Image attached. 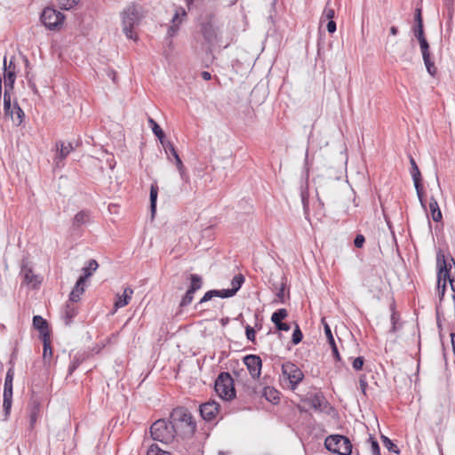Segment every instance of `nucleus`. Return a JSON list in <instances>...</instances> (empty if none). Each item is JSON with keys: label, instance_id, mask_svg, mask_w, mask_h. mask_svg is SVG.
I'll use <instances>...</instances> for the list:
<instances>
[{"label": "nucleus", "instance_id": "52", "mask_svg": "<svg viewBox=\"0 0 455 455\" xmlns=\"http://www.w3.org/2000/svg\"><path fill=\"white\" fill-rule=\"evenodd\" d=\"M245 332H246V337L247 339L250 340V341H254L255 340V331L254 329L250 326V325H247L245 327Z\"/></svg>", "mask_w": 455, "mask_h": 455}, {"label": "nucleus", "instance_id": "28", "mask_svg": "<svg viewBox=\"0 0 455 455\" xmlns=\"http://www.w3.org/2000/svg\"><path fill=\"white\" fill-rule=\"evenodd\" d=\"M429 210L431 212V217L434 221L438 222L442 220V212L438 206V204L435 198H431L429 202Z\"/></svg>", "mask_w": 455, "mask_h": 455}, {"label": "nucleus", "instance_id": "20", "mask_svg": "<svg viewBox=\"0 0 455 455\" xmlns=\"http://www.w3.org/2000/svg\"><path fill=\"white\" fill-rule=\"evenodd\" d=\"M4 92H8L9 90H12L13 88V84L16 78V73L14 68L13 69H7L6 67V57L4 59Z\"/></svg>", "mask_w": 455, "mask_h": 455}, {"label": "nucleus", "instance_id": "37", "mask_svg": "<svg viewBox=\"0 0 455 455\" xmlns=\"http://www.w3.org/2000/svg\"><path fill=\"white\" fill-rule=\"evenodd\" d=\"M162 146L164 148V151L170 161V155H172L174 157V154H178L173 144L171 141L162 140Z\"/></svg>", "mask_w": 455, "mask_h": 455}, {"label": "nucleus", "instance_id": "15", "mask_svg": "<svg viewBox=\"0 0 455 455\" xmlns=\"http://www.w3.org/2000/svg\"><path fill=\"white\" fill-rule=\"evenodd\" d=\"M20 275L23 277L24 283L33 287H36L41 282L38 275L33 274L32 268L29 267L27 259L22 260Z\"/></svg>", "mask_w": 455, "mask_h": 455}, {"label": "nucleus", "instance_id": "42", "mask_svg": "<svg viewBox=\"0 0 455 455\" xmlns=\"http://www.w3.org/2000/svg\"><path fill=\"white\" fill-rule=\"evenodd\" d=\"M194 293L193 291L188 290L186 294L184 295V297L182 298L181 301H180V307H185L188 304H190L193 300V298H194Z\"/></svg>", "mask_w": 455, "mask_h": 455}, {"label": "nucleus", "instance_id": "54", "mask_svg": "<svg viewBox=\"0 0 455 455\" xmlns=\"http://www.w3.org/2000/svg\"><path fill=\"white\" fill-rule=\"evenodd\" d=\"M300 196H301V201H302L304 211L307 212L308 209V198H307V191L302 189Z\"/></svg>", "mask_w": 455, "mask_h": 455}, {"label": "nucleus", "instance_id": "7", "mask_svg": "<svg viewBox=\"0 0 455 455\" xmlns=\"http://www.w3.org/2000/svg\"><path fill=\"white\" fill-rule=\"evenodd\" d=\"M324 445L328 451L339 455H350L352 452V444L344 435H330L325 439Z\"/></svg>", "mask_w": 455, "mask_h": 455}, {"label": "nucleus", "instance_id": "57", "mask_svg": "<svg viewBox=\"0 0 455 455\" xmlns=\"http://www.w3.org/2000/svg\"><path fill=\"white\" fill-rule=\"evenodd\" d=\"M327 30L329 33H334L336 31V23L334 20H328Z\"/></svg>", "mask_w": 455, "mask_h": 455}, {"label": "nucleus", "instance_id": "46", "mask_svg": "<svg viewBox=\"0 0 455 455\" xmlns=\"http://www.w3.org/2000/svg\"><path fill=\"white\" fill-rule=\"evenodd\" d=\"M13 378H14L13 369L10 368L5 376L4 387H12Z\"/></svg>", "mask_w": 455, "mask_h": 455}, {"label": "nucleus", "instance_id": "45", "mask_svg": "<svg viewBox=\"0 0 455 455\" xmlns=\"http://www.w3.org/2000/svg\"><path fill=\"white\" fill-rule=\"evenodd\" d=\"M152 132L159 139L161 143L162 140H164V133L161 127L156 123H154V126H152Z\"/></svg>", "mask_w": 455, "mask_h": 455}, {"label": "nucleus", "instance_id": "34", "mask_svg": "<svg viewBox=\"0 0 455 455\" xmlns=\"http://www.w3.org/2000/svg\"><path fill=\"white\" fill-rule=\"evenodd\" d=\"M191 285L189 291L196 292L202 286V277L196 274L190 275Z\"/></svg>", "mask_w": 455, "mask_h": 455}, {"label": "nucleus", "instance_id": "10", "mask_svg": "<svg viewBox=\"0 0 455 455\" xmlns=\"http://www.w3.org/2000/svg\"><path fill=\"white\" fill-rule=\"evenodd\" d=\"M40 20L45 28L54 30L62 25L64 15L53 8L46 7L44 9Z\"/></svg>", "mask_w": 455, "mask_h": 455}, {"label": "nucleus", "instance_id": "39", "mask_svg": "<svg viewBox=\"0 0 455 455\" xmlns=\"http://www.w3.org/2000/svg\"><path fill=\"white\" fill-rule=\"evenodd\" d=\"M292 323L295 325V329L292 333L291 340L294 345H297L302 340L303 334H302L299 325L296 323Z\"/></svg>", "mask_w": 455, "mask_h": 455}, {"label": "nucleus", "instance_id": "41", "mask_svg": "<svg viewBox=\"0 0 455 455\" xmlns=\"http://www.w3.org/2000/svg\"><path fill=\"white\" fill-rule=\"evenodd\" d=\"M147 455H171L170 452L161 450L157 445H151Z\"/></svg>", "mask_w": 455, "mask_h": 455}, {"label": "nucleus", "instance_id": "56", "mask_svg": "<svg viewBox=\"0 0 455 455\" xmlns=\"http://www.w3.org/2000/svg\"><path fill=\"white\" fill-rule=\"evenodd\" d=\"M78 365H79V360L74 359L68 367L69 374H72L73 371L78 367Z\"/></svg>", "mask_w": 455, "mask_h": 455}, {"label": "nucleus", "instance_id": "25", "mask_svg": "<svg viewBox=\"0 0 455 455\" xmlns=\"http://www.w3.org/2000/svg\"><path fill=\"white\" fill-rule=\"evenodd\" d=\"M186 16V12L184 9L180 8V11H177L174 17L172 18V25L168 29V36H173L175 33L179 30V26L181 23V20L180 19V15Z\"/></svg>", "mask_w": 455, "mask_h": 455}, {"label": "nucleus", "instance_id": "58", "mask_svg": "<svg viewBox=\"0 0 455 455\" xmlns=\"http://www.w3.org/2000/svg\"><path fill=\"white\" fill-rule=\"evenodd\" d=\"M331 347V349H332V354L334 355V357L337 359V360H339V351H338V348H337V346L335 344V341H333V343H330Z\"/></svg>", "mask_w": 455, "mask_h": 455}, {"label": "nucleus", "instance_id": "22", "mask_svg": "<svg viewBox=\"0 0 455 455\" xmlns=\"http://www.w3.org/2000/svg\"><path fill=\"white\" fill-rule=\"evenodd\" d=\"M84 283L85 282H84L83 279H78L76 281V285L69 295V299L71 301L76 302L80 299V296L84 291Z\"/></svg>", "mask_w": 455, "mask_h": 455}, {"label": "nucleus", "instance_id": "26", "mask_svg": "<svg viewBox=\"0 0 455 455\" xmlns=\"http://www.w3.org/2000/svg\"><path fill=\"white\" fill-rule=\"evenodd\" d=\"M390 323V332L392 333H398L403 329V324L405 323L403 321H402L400 315H391Z\"/></svg>", "mask_w": 455, "mask_h": 455}, {"label": "nucleus", "instance_id": "59", "mask_svg": "<svg viewBox=\"0 0 455 455\" xmlns=\"http://www.w3.org/2000/svg\"><path fill=\"white\" fill-rule=\"evenodd\" d=\"M359 386L363 394H365L366 388H367V382L364 379L360 378L359 379Z\"/></svg>", "mask_w": 455, "mask_h": 455}, {"label": "nucleus", "instance_id": "24", "mask_svg": "<svg viewBox=\"0 0 455 455\" xmlns=\"http://www.w3.org/2000/svg\"><path fill=\"white\" fill-rule=\"evenodd\" d=\"M99 267V264L95 259H90L85 267L82 268L84 272V275L80 276L79 279H83L84 282L86 281Z\"/></svg>", "mask_w": 455, "mask_h": 455}, {"label": "nucleus", "instance_id": "6", "mask_svg": "<svg viewBox=\"0 0 455 455\" xmlns=\"http://www.w3.org/2000/svg\"><path fill=\"white\" fill-rule=\"evenodd\" d=\"M215 391L218 395L226 401L235 397L234 380L228 372H221L215 380Z\"/></svg>", "mask_w": 455, "mask_h": 455}, {"label": "nucleus", "instance_id": "48", "mask_svg": "<svg viewBox=\"0 0 455 455\" xmlns=\"http://www.w3.org/2000/svg\"><path fill=\"white\" fill-rule=\"evenodd\" d=\"M322 323L324 325V332L326 334V337L328 339L329 343H333V341H335V340H334V338L332 336V333H331L330 326L328 325V323H325V319L324 318L322 319Z\"/></svg>", "mask_w": 455, "mask_h": 455}, {"label": "nucleus", "instance_id": "4", "mask_svg": "<svg viewBox=\"0 0 455 455\" xmlns=\"http://www.w3.org/2000/svg\"><path fill=\"white\" fill-rule=\"evenodd\" d=\"M451 264H455L454 259L451 258L449 261L446 260L444 254L439 251L436 255V267H437V294L440 298L444 295L446 289V283L455 275L451 273Z\"/></svg>", "mask_w": 455, "mask_h": 455}, {"label": "nucleus", "instance_id": "19", "mask_svg": "<svg viewBox=\"0 0 455 455\" xmlns=\"http://www.w3.org/2000/svg\"><path fill=\"white\" fill-rule=\"evenodd\" d=\"M4 401H3V408L4 411L5 419L9 417L12 404V387H4Z\"/></svg>", "mask_w": 455, "mask_h": 455}, {"label": "nucleus", "instance_id": "61", "mask_svg": "<svg viewBox=\"0 0 455 455\" xmlns=\"http://www.w3.org/2000/svg\"><path fill=\"white\" fill-rule=\"evenodd\" d=\"M13 60H14V57H12L9 63L8 64L6 63L7 69H13V68L15 69Z\"/></svg>", "mask_w": 455, "mask_h": 455}, {"label": "nucleus", "instance_id": "35", "mask_svg": "<svg viewBox=\"0 0 455 455\" xmlns=\"http://www.w3.org/2000/svg\"><path fill=\"white\" fill-rule=\"evenodd\" d=\"M335 17V11L333 8L330 7V2H327L326 6L323 12L321 21L324 20H333Z\"/></svg>", "mask_w": 455, "mask_h": 455}, {"label": "nucleus", "instance_id": "29", "mask_svg": "<svg viewBox=\"0 0 455 455\" xmlns=\"http://www.w3.org/2000/svg\"><path fill=\"white\" fill-rule=\"evenodd\" d=\"M263 395L265 398L271 403H277L279 400V393L276 389L266 387L263 389Z\"/></svg>", "mask_w": 455, "mask_h": 455}, {"label": "nucleus", "instance_id": "18", "mask_svg": "<svg viewBox=\"0 0 455 455\" xmlns=\"http://www.w3.org/2000/svg\"><path fill=\"white\" fill-rule=\"evenodd\" d=\"M202 34L208 44H212L217 40V28L210 22L202 25Z\"/></svg>", "mask_w": 455, "mask_h": 455}, {"label": "nucleus", "instance_id": "3", "mask_svg": "<svg viewBox=\"0 0 455 455\" xmlns=\"http://www.w3.org/2000/svg\"><path fill=\"white\" fill-rule=\"evenodd\" d=\"M243 282V275L241 274L236 275L233 277L231 281V288L222 290H211L205 292V294L201 299L199 303L203 304L209 301H212L213 307H218L220 301L217 300L216 299L229 298L234 296L236 293V291L241 288Z\"/></svg>", "mask_w": 455, "mask_h": 455}, {"label": "nucleus", "instance_id": "55", "mask_svg": "<svg viewBox=\"0 0 455 455\" xmlns=\"http://www.w3.org/2000/svg\"><path fill=\"white\" fill-rule=\"evenodd\" d=\"M423 24L421 10L419 8L416 9L415 12V25Z\"/></svg>", "mask_w": 455, "mask_h": 455}, {"label": "nucleus", "instance_id": "23", "mask_svg": "<svg viewBox=\"0 0 455 455\" xmlns=\"http://www.w3.org/2000/svg\"><path fill=\"white\" fill-rule=\"evenodd\" d=\"M40 411V403L36 400H32L29 403V420L30 427H33L36 424Z\"/></svg>", "mask_w": 455, "mask_h": 455}, {"label": "nucleus", "instance_id": "43", "mask_svg": "<svg viewBox=\"0 0 455 455\" xmlns=\"http://www.w3.org/2000/svg\"><path fill=\"white\" fill-rule=\"evenodd\" d=\"M413 57V48L405 51L400 57L401 60L405 63H411Z\"/></svg>", "mask_w": 455, "mask_h": 455}, {"label": "nucleus", "instance_id": "11", "mask_svg": "<svg viewBox=\"0 0 455 455\" xmlns=\"http://www.w3.org/2000/svg\"><path fill=\"white\" fill-rule=\"evenodd\" d=\"M410 164H411V175L413 180L414 187L417 192L418 198L420 202L421 206L426 209V204L423 199V188L421 185V173L417 165L416 161L412 156H410Z\"/></svg>", "mask_w": 455, "mask_h": 455}, {"label": "nucleus", "instance_id": "47", "mask_svg": "<svg viewBox=\"0 0 455 455\" xmlns=\"http://www.w3.org/2000/svg\"><path fill=\"white\" fill-rule=\"evenodd\" d=\"M413 34L417 39L425 37L424 36V29H423V24L415 25L412 28Z\"/></svg>", "mask_w": 455, "mask_h": 455}, {"label": "nucleus", "instance_id": "63", "mask_svg": "<svg viewBox=\"0 0 455 455\" xmlns=\"http://www.w3.org/2000/svg\"><path fill=\"white\" fill-rule=\"evenodd\" d=\"M397 33H398V29H397V28H396V27H395V26H392V27L390 28V34H391L392 36H396V35H397Z\"/></svg>", "mask_w": 455, "mask_h": 455}, {"label": "nucleus", "instance_id": "32", "mask_svg": "<svg viewBox=\"0 0 455 455\" xmlns=\"http://www.w3.org/2000/svg\"><path fill=\"white\" fill-rule=\"evenodd\" d=\"M89 220V214L85 211H81L76 213L74 217L73 224L76 227H80L85 224Z\"/></svg>", "mask_w": 455, "mask_h": 455}, {"label": "nucleus", "instance_id": "38", "mask_svg": "<svg viewBox=\"0 0 455 455\" xmlns=\"http://www.w3.org/2000/svg\"><path fill=\"white\" fill-rule=\"evenodd\" d=\"M422 58H423V60H424V63H425L427 72L431 76H434L436 71V68H435L434 63L430 60V54L423 55Z\"/></svg>", "mask_w": 455, "mask_h": 455}, {"label": "nucleus", "instance_id": "40", "mask_svg": "<svg viewBox=\"0 0 455 455\" xmlns=\"http://www.w3.org/2000/svg\"><path fill=\"white\" fill-rule=\"evenodd\" d=\"M80 0H58L60 6L65 10H70L74 8Z\"/></svg>", "mask_w": 455, "mask_h": 455}, {"label": "nucleus", "instance_id": "62", "mask_svg": "<svg viewBox=\"0 0 455 455\" xmlns=\"http://www.w3.org/2000/svg\"><path fill=\"white\" fill-rule=\"evenodd\" d=\"M73 315L67 314L65 315L64 321L66 324H69L71 322Z\"/></svg>", "mask_w": 455, "mask_h": 455}, {"label": "nucleus", "instance_id": "33", "mask_svg": "<svg viewBox=\"0 0 455 455\" xmlns=\"http://www.w3.org/2000/svg\"><path fill=\"white\" fill-rule=\"evenodd\" d=\"M158 187L156 184H152L150 188V207L152 214L156 212V199H157Z\"/></svg>", "mask_w": 455, "mask_h": 455}, {"label": "nucleus", "instance_id": "13", "mask_svg": "<svg viewBox=\"0 0 455 455\" xmlns=\"http://www.w3.org/2000/svg\"><path fill=\"white\" fill-rule=\"evenodd\" d=\"M245 365L253 379L259 378L261 373L262 362L259 356L250 355L243 359Z\"/></svg>", "mask_w": 455, "mask_h": 455}, {"label": "nucleus", "instance_id": "21", "mask_svg": "<svg viewBox=\"0 0 455 455\" xmlns=\"http://www.w3.org/2000/svg\"><path fill=\"white\" fill-rule=\"evenodd\" d=\"M287 315H272L271 320L279 331H288L291 329V323L285 322Z\"/></svg>", "mask_w": 455, "mask_h": 455}, {"label": "nucleus", "instance_id": "50", "mask_svg": "<svg viewBox=\"0 0 455 455\" xmlns=\"http://www.w3.org/2000/svg\"><path fill=\"white\" fill-rule=\"evenodd\" d=\"M363 362H364L363 357H362V356H358V357H356V358H355V359H354V361H353V363H352L353 368H354L355 371H360V370H362L363 365Z\"/></svg>", "mask_w": 455, "mask_h": 455}, {"label": "nucleus", "instance_id": "51", "mask_svg": "<svg viewBox=\"0 0 455 455\" xmlns=\"http://www.w3.org/2000/svg\"><path fill=\"white\" fill-rule=\"evenodd\" d=\"M384 443L390 451L399 453V451L396 449V445L394 444L387 437L384 438Z\"/></svg>", "mask_w": 455, "mask_h": 455}, {"label": "nucleus", "instance_id": "31", "mask_svg": "<svg viewBox=\"0 0 455 455\" xmlns=\"http://www.w3.org/2000/svg\"><path fill=\"white\" fill-rule=\"evenodd\" d=\"M43 344H44V352H43V359L44 362H50L52 356V349L51 346V338L49 339H44Z\"/></svg>", "mask_w": 455, "mask_h": 455}, {"label": "nucleus", "instance_id": "9", "mask_svg": "<svg viewBox=\"0 0 455 455\" xmlns=\"http://www.w3.org/2000/svg\"><path fill=\"white\" fill-rule=\"evenodd\" d=\"M282 374L289 381L290 387L292 390L297 387L304 378L302 371L291 362H285L282 364Z\"/></svg>", "mask_w": 455, "mask_h": 455}, {"label": "nucleus", "instance_id": "60", "mask_svg": "<svg viewBox=\"0 0 455 455\" xmlns=\"http://www.w3.org/2000/svg\"><path fill=\"white\" fill-rule=\"evenodd\" d=\"M202 78L205 81H208L212 78V75L208 71H203L201 73Z\"/></svg>", "mask_w": 455, "mask_h": 455}, {"label": "nucleus", "instance_id": "44", "mask_svg": "<svg viewBox=\"0 0 455 455\" xmlns=\"http://www.w3.org/2000/svg\"><path fill=\"white\" fill-rule=\"evenodd\" d=\"M420 45V50L423 55L430 54L429 53V44L425 37L418 39Z\"/></svg>", "mask_w": 455, "mask_h": 455}, {"label": "nucleus", "instance_id": "53", "mask_svg": "<svg viewBox=\"0 0 455 455\" xmlns=\"http://www.w3.org/2000/svg\"><path fill=\"white\" fill-rule=\"evenodd\" d=\"M365 238L363 235H357L354 240V244L356 248H362L364 244Z\"/></svg>", "mask_w": 455, "mask_h": 455}, {"label": "nucleus", "instance_id": "36", "mask_svg": "<svg viewBox=\"0 0 455 455\" xmlns=\"http://www.w3.org/2000/svg\"><path fill=\"white\" fill-rule=\"evenodd\" d=\"M287 294L285 291V283L283 282L281 283L280 288L276 293V298L275 299V303H283L285 300Z\"/></svg>", "mask_w": 455, "mask_h": 455}, {"label": "nucleus", "instance_id": "17", "mask_svg": "<svg viewBox=\"0 0 455 455\" xmlns=\"http://www.w3.org/2000/svg\"><path fill=\"white\" fill-rule=\"evenodd\" d=\"M133 295V290L131 287L124 288L122 294H117L114 307L116 309L124 307L128 305Z\"/></svg>", "mask_w": 455, "mask_h": 455}, {"label": "nucleus", "instance_id": "8", "mask_svg": "<svg viewBox=\"0 0 455 455\" xmlns=\"http://www.w3.org/2000/svg\"><path fill=\"white\" fill-rule=\"evenodd\" d=\"M4 116L11 118L14 125L19 126L23 122L25 114L15 101L12 104L10 93L6 91L4 94Z\"/></svg>", "mask_w": 455, "mask_h": 455}, {"label": "nucleus", "instance_id": "5", "mask_svg": "<svg viewBox=\"0 0 455 455\" xmlns=\"http://www.w3.org/2000/svg\"><path fill=\"white\" fill-rule=\"evenodd\" d=\"M150 434L155 441L165 444L172 443L178 438L171 420L165 419H158L154 422L150 427Z\"/></svg>", "mask_w": 455, "mask_h": 455}, {"label": "nucleus", "instance_id": "12", "mask_svg": "<svg viewBox=\"0 0 455 455\" xmlns=\"http://www.w3.org/2000/svg\"><path fill=\"white\" fill-rule=\"evenodd\" d=\"M55 148L56 156L54 158V164L57 167H61L63 166V161L73 151L74 148L70 142L65 143L62 140L57 141Z\"/></svg>", "mask_w": 455, "mask_h": 455}, {"label": "nucleus", "instance_id": "27", "mask_svg": "<svg viewBox=\"0 0 455 455\" xmlns=\"http://www.w3.org/2000/svg\"><path fill=\"white\" fill-rule=\"evenodd\" d=\"M174 164H175L176 168L180 175V179L184 182H188V180H189L188 174L187 173L185 166L178 154H174Z\"/></svg>", "mask_w": 455, "mask_h": 455}, {"label": "nucleus", "instance_id": "14", "mask_svg": "<svg viewBox=\"0 0 455 455\" xmlns=\"http://www.w3.org/2000/svg\"><path fill=\"white\" fill-rule=\"evenodd\" d=\"M220 405L215 401H209L200 406V414L204 420H213L219 413Z\"/></svg>", "mask_w": 455, "mask_h": 455}, {"label": "nucleus", "instance_id": "49", "mask_svg": "<svg viewBox=\"0 0 455 455\" xmlns=\"http://www.w3.org/2000/svg\"><path fill=\"white\" fill-rule=\"evenodd\" d=\"M371 443V451L372 455H380L379 445L377 441L373 440L371 437L370 438Z\"/></svg>", "mask_w": 455, "mask_h": 455}, {"label": "nucleus", "instance_id": "16", "mask_svg": "<svg viewBox=\"0 0 455 455\" xmlns=\"http://www.w3.org/2000/svg\"><path fill=\"white\" fill-rule=\"evenodd\" d=\"M33 325L39 331L42 339L51 338L49 324L40 315H34Z\"/></svg>", "mask_w": 455, "mask_h": 455}, {"label": "nucleus", "instance_id": "1", "mask_svg": "<svg viewBox=\"0 0 455 455\" xmlns=\"http://www.w3.org/2000/svg\"><path fill=\"white\" fill-rule=\"evenodd\" d=\"M170 420L180 438L191 437L196 429V423L190 411L184 407L173 409Z\"/></svg>", "mask_w": 455, "mask_h": 455}, {"label": "nucleus", "instance_id": "64", "mask_svg": "<svg viewBox=\"0 0 455 455\" xmlns=\"http://www.w3.org/2000/svg\"><path fill=\"white\" fill-rule=\"evenodd\" d=\"M274 313H287V310L285 308H277Z\"/></svg>", "mask_w": 455, "mask_h": 455}, {"label": "nucleus", "instance_id": "30", "mask_svg": "<svg viewBox=\"0 0 455 455\" xmlns=\"http://www.w3.org/2000/svg\"><path fill=\"white\" fill-rule=\"evenodd\" d=\"M308 403L312 408L321 410L324 403V397L320 394H315L308 398Z\"/></svg>", "mask_w": 455, "mask_h": 455}, {"label": "nucleus", "instance_id": "2", "mask_svg": "<svg viewBox=\"0 0 455 455\" xmlns=\"http://www.w3.org/2000/svg\"><path fill=\"white\" fill-rule=\"evenodd\" d=\"M121 17L123 32L126 37L137 40V33L134 29L144 18L143 8L139 4H132L121 12Z\"/></svg>", "mask_w": 455, "mask_h": 455}]
</instances>
